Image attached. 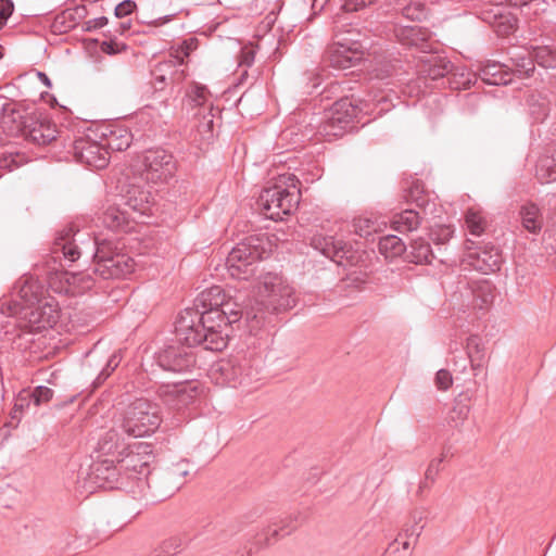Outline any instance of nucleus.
Masks as SVG:
<instances>
[{
  "label": "nucleus",
  "mask_w": 556,
  "mask_h": 556,
  "mask_svg": "<svg viewBox=\"0 0 556 556\" xmlns=\"http://www.w3.org/2000/svg\"><path fill=\"white\" fill-rule=\"evenodd\" d=\"M197 317L193 311L181 312L175 321L176 338L188 348L202 345L212 352H220L227 346L228 326L240 321L243 317L251 329L263 325V316H258L253 307L243 312L237 303L226 299L218 309H213L208 315L200 318L202 320L200 330H192L193 320Z\"/></svg>",
  "instance_id": "nucleus-1"
},
{
  "label": "nucleus",
  "mask_w": 556,
  "mask_h": 556,
  "mask_svg": "<svg viewBox=\"0 0 556 556\" xmlns=\"http://www.w3.org/2000/svg\"><path fill=\"white\" fill-rule=\"evenodd\" d=\"M83 255L93 258V271L103 279L124 278L135 268L129 255L113 251L111 243L98 242L87 232L68 227L58 233L51 248V258L55 263L60 266L63 262L72 264Z\"/></svg>",
  "instance_id": "nucleus-2"
},
{
  "label": "nucleus",
  "mask_w": 556,
  "mask_h": 556,
  "mask_svg": "<svg viewBox=\"0 0 556 556\" xmlns=\"http://www.w3.org/2000/svg\"><path fill=\"white\" fill-rule=\"evenodd\" d=\"M298 185L299 179L294 175H280L257 199V205L263 214L269 219L279 220L294 212L301 198Z\"/></svg>",
  "instance_id": "nucleus-3"
},
{
  "label": "nucleus",
  "mask_w": 556,
  "mask_h": 556,
  "mask_svg": "<svg viewBox=\"0 0 556 556\" xmlns=\"http://www.w3.org/2000/svg\"><path fill=\"white\" fill-rule=\"evenodd\" d=\"M211 378L219 386L244 388L260 379V369L254 359L238 354L217 362L211 369Z\"/></svg>",
  "instance_id": "nucleus-4"
},
{
  "label": "nucleus",
  "mask_w": 556,
  "mask_h": 556,
  "mask_svg": "<svg viewBox=\"0 0 556 556\" xmlns=\"http://www.w3.org/2000/svg\"><path fill=\"white\" fill-rule=\"evenodd\" d=\"M161 422L162 415L159 404L140 397L127 406L121 427L126 434L141 438L153 433Z\"/></svg>",
  "instance_id": "nucleus-5"
},
{
  "label": "nucleus",
  "mask_w": 556,
  "mask_h": 556,
  "mask_svg": "<svg viewBox=\"0 0 556 556\" xmlns=\"http://www.w3.org/2000/svg\"><path fill=\"white\" fill-rule=\"evenodd\" d=\"M265 238L249 236L228 253L226 268L237 279H248L254 273V264L266 257Z\"/></svg>",
  "instance_id": "nucleus-6"
},
{
  "label": "nucleus",
  "mask_w": 556,
  "mask_h": 556,
  "mask_svg": "<svg viewBox=\"0 0 556 556\" xmlns=\"http://www.w3.org/2000/svg\"><path fill=\"white\" fill-rule=\"evenodd\" d=\"M359 34L349 29L336 35L334 42L327 49L326 61L334 70H348L356 66L363 59L368 46L359 39Z\"/></svg>",
  "instance_id": "nucleus-7"
},
{
  "label": "nucleus",
  "mask_w": 556,
  "mask_h": 556,
  "mask_svg": "<svg viewBox=\"0 0 556 556\" xmlns=\"http://www.w3.org/2000/svg\"><path fill=\"white\" fill-rule=\"evenodd\" d=\"M295 303L293 288L281 277L269 275L264 279L260 300H257L258 307L255 311L258 316H264V312L279 313L292 308Z\"/></svg>",
  "instance_id": "nucleus-8"
},
{
  "label": "nucleus",
  "mask_w": 556,
  "mask_h": 556,
  "mask_svg": "<svg viewBox=\"0 0 556 556\" xmlns=\"http://www.w3.org/2000/svg\"><path fill=\"white\" fill-rule=\"evenodd\" d=\"M311 245L314 250L343 267L355 266L363 257L358 249L331 235L315 233L311 238Z\"/></svg>",
  "instance_id": "nucleus-9"
},
{
  "label": "nucleus",
  "mask_w": 556,
  "mask_h": 556,
  "mask_svg": "<svg viewBox=\"0 0 556 556\" xmlns=\"http://www.w3.org/2000/svg\"><path fill=\"white\" fill-rule=\"evenodd\" d=\"M141 177L153 184L168 181L176 172L174 156L164 149H149L140 156Z\"/></svg>",
  "instance_id": "nucleus-10"
},
{
  "label": "nucleus",
  "mask_w": 556,
  "mask_h": 556,
  "mask_svg": "<svg viewBox=\"0 0 556 556\" xmlns=\"http://www.w3.org/2000/svg\"><path fill=\"white\" fill-rule=\"evenodd\" d=\"M115 197L119 205H124L131 215L136 216L135 223H146L141 218L152 214L154 205L152 192L142 186L129 184Z\"/></svg>",
  "instance_id": "nucleus-11"
},
{
  "label": "nucleus",
  "mask_w": 556,
  "mask_h": 556,
  "mask_svg": "<svg viewBox=\"0 0 556 556\" xmlns=\"http://www.w3.org/2000/svg\"><path fill=\"white\" fill-rule=\"evenodd\" d=\"M42 294L41 286L31 278H21L13 288L15 299L8 304L7 311L3 305L1 312L8 315H16L25 308H34L40 303Z\"/></svg>",
  "instance_id": "nucleus-12"
},
{
  "label": "nucleus",
  "mask_w": 556,
  "mask_h": 556,
  "mask_svg": "<svg viewBox=\"0 0 556 556\" xmlns=\"http://www.w3.org/2000/svg\"><path fill=\"white\" fill-rule=\"evenodd\" d=\"M73 154L77 162L96 169L109 164L110 153L105 143L80 137L73 142Z\"/></svg>",
  "instance_id": "nucleus-13"
},
{
  "label": "nucleus",
  "mask_w": 556,
  "mask_h": 556,
  "mask_svg": "<svg viewBox=\"0 0 556 556\" xmlns=\"http://www.w3.org/2000/svg\"><path fill=\"white\" fill-rule=\"evenodd\" d=\"M356 116L357 106L349 98H342L332 104L321 126L323 131L328 136H342Z\"/></svg>",
  "instance_id": "nucleus-14"
},
{
  "label": "nucleus",
  "mask_w": 556,
  "mask_h": 556,
  "mask_svg": "<svg viewBox=\"0 0 556 556\" xmlns=\"http://www.w3.org/2000/svg\"><path fill=\"white\" fill-rule=\"evenodd\" d=\"M157 395L168 408L181 410L194 403L199 390L197 386L186 383L162 384L157 389Z\"/></svg>",
  "instance_id": "nucleus-15"
},
{
  "label": "nucleus",
  "mask_w": 556,
  "mask_h": 556,
  "mask_svg": "<svg viewBox=\"0 0 556 556\" xmlns=\"http://www.w3.org/2000/svg\"><path fill=\"white\" fill-rule=\"evenodd\" d=\"M157 365L173 372H186L195 365L194 355L179 345H168L155 356Z\"/></svg>",
  "instance_id": "nucleus-16"
},
{
  "label": "nucleus",
  "mask_w": 556,
  "mask_h": 556,
  "mask_svg": "<svg viewBox=\"0 0 556 556\" xmlns=\"http://www.w3.org/2000/svg\"><path fill=\"white\" fill-rule=\"evenodd\" d=\"M226 295L224 290L219 286H213L208 289L203 290L194 300L193 307H187L182 312L193 311L197 313L198 317L192 326V330H200V325L202 324L201 319L204 315H208L213 309H218L223 302L225 301Z\"/></svg>",
  "instance_id": "nucleus-17"
},
{
  "label": "nucleus",
  "mask_w": 556,
  "mask_h": 556,
  "mask_svg": "<svg viewBox=\"0 0 556 556\" xmlns=\"http://www.w3.org/2000/svg\"><path fill=\"white\" fill-rule=\"evenodd\" d=\"M26 139L37 146H46L56 139L58 129L47 116L29 117L23 128Z\"/></svg>",
  "instance_id": "nucleus-18"
},
{
  "label": "nucleus",
  "mask_w": 556,
  "mask_h": 556,
  "mask_svg": "<svg viewBox=\"0 0 556 556\" xmlns=\"http://www.w3.org/2000/svg\"><path fill=\"white\" fill-rule=\"evenodd\" d=\"M99 218L106 228L123 231L130 230V223L136 220V216L131 215L124 205L118 204L116 197L112 203L106 204Z\"/></svg>",
  "instance_id": "nucleus-19"
},
{
  "label": "nucleus",
  "mask_w": 556,
  "mask_h": 556,
  "mask_svg": "<svg viewBox=\"0 0 556 556\" xmlns=\"http://www.w3.org/2000/svg\"><path fill=\"white\" fill-rule=\"evenodd\" d=\"M394 36L403 46L416 48L422 52L431 49L429 30L417 25L395 26Z\"/></svg>",
  "instance_id": "nucleus-20"
},
{
  "label": "nucleus",
  "mask_w": 556,
  "mask_h": 556,
  "mask_svg": "<svg viewBox=\"0 0 556 556\" xmlns=\"http://www.w3.org/2000/svg\"><path fill=\"white\" fill-rule=\"evenodd\" d=\"M503 1L496 0L493 8L482 12V20L489 23L500 36H507L517 27V18L506 13Z\"/></svg>",
  "instance_id": "nucleus-21"
},
{
  "label": "nucleus",
  "mask_w": 556,
  "mask_h": 556,
  "mask_svg": "<svg viewBox=\"0 0 556 556\" xmlns=\"http://www.w3.org/2000/svg\"><path fill=\"white\" fill-rule=\"evenodd\" d=\"M454 65L444 56L430 54L424 58L418 67L419 79L437 80L452 73Z\"/></svg>",
  "instance_id": "nucleus-22"
},
{
  "label": "nucleus",
  "mask_w": 556,
  "mask_h": 556,
  "mask_svg": "<svg viewBox=\"0 0 556 556\" xmlns=\"http://www.w3.org/2000/svg\"><path fill=\"white\" fill-rule=\"evenodd\" d=\"M471 300L469 305L472 309L486 311L493 304L495 293L494 286L486 279L472 280L469 283Z\"/></svg>",
  "instance_id": "nucleus-23"
},
{
  "label": "nucleus",
  "mask_w": 556,
  "mask_h": 556,
  "mask_svg": "<svg viewBox=\"0 0 556 556\" xmlns=\"http://www.w3.org/2000/svg\"><path fill=\"white\" fill-rule=\"evenodd\" d=\"M60 292L70 295H79L89 291L93 285L94 279L88 273H64L60 279Z\"/></svg>",
  "instance_id": "nucleus-24"
},
{
  "label": "nucleus",
  "mask_w": 556,
  "mask_h": 556,
  "mask_svg": "<svg viewBox=\"0 0 556 556\" xmlns=\"http://www.w3.org/2000/svg\"><path fill=\"white\" fill-rule=\"evenodd\" d=\"M470 257L472 258V266L483 274L498 270L502 263V254L494 247L476 252Z\"/></svg>",
  "instance_id": "nucleus-25"
},
{
  "label": "nucleus",
  "mask_w": 556,
  "mask_h": 556,
  "mask_svg": "<svg viewBox=\"0 0 556 556\" xmlns=\"http://www.w3.org/2000/svg\"><path fill=\"white\" fill-rule=\"evenodd\" d=\"M545 41H551L549 39H542L541 42L535 40V42L531 43L527 49V53L532 56L535 63L544 68H555L556 67V49L549 45L545 43Z\"/></svg>",
  "instance_id": "nucleus-26"
},
{
  "label": "nucleus",
  "mask_w": 556,
  "mask_h": 556,
  "mask_svg": "<svg viewBox=\"0 0 556 556\" xmlns=\"http://www.w3.org/2000/svg\"><path fill=\"white\" fill-rule=\"evenodd\" d=\"M123 468V462H118V465H115L114 459L105 458L93 464L91 467V472L94 475L96 479L98 480L97 482L101 486L102 482L111 483L117 481V476Z\"/></svg>",
  "instance_id": "nucleus-27"
},
{
  "label": "nucleus",
  "mask_w": 556,
  "mask_h": 556,
  "mask_svg": "<svg viewBox=\"0 0 556 556\" xmlns=\"http://www.w3.org/2000/svg\"><path fill=\"white\" fill-rule=\"evenodd\" d=\"M405 258L407 262L415 264H429L433 258V252L430 243L418 238L410 242L409 247H406Z\"/></svg>",
  "instance_id": "nucleus-28"
},
{
  "label": "nucleus",
  "mask_w": 556,
  "mask_h": 556,
  "mask_svg": "<svg viewBox=\"0 0 556 556\" xmlns=\"http://www.w3.org/2000/svg\"><path fill=\"white\" fill-rule=\"evenodd\" d=\"M31 308V321L38 324L37 328L52 327L59 319V311L52 303L41 302Z\"/></svg>",
  "instance_id": "nucleus-29"
},
{
  "label": "nucleus",
  "mask_w": 556,
  "mask_h": 556,
  "mask_svg": "<svg viewBox=\"0 0 556 556\" xmlns=\"http://www.w3.org/2000/svg\"><path fill=\"white\" fill-rule=\"evenodd\" d=\"M519 215L525 229L531 233H539L543 227V217L535 203L528 202L520 207Z\"/></svg>",
  "instance_id": "nucleus-30"
},
{
  "label": "nucleus",
  "mask_w": 556,
  "mask_h": 556,
  "mask_svg": "<svg viewBox=\"0 0 556 556\" xmlns=\"http://www.w3.org/2000/svg\"><path fill=\"white\" fill-rule=\"evenodd\" d=\"M529 113L535 122H543L551 112V100L540 92L531 93L527 99Z\"/></svg>",
  "instance_id": "nucleus-31"
},
{
  "label": "nucleus",
  "mask_w": 556,
  "mask_h": 556,
  "mask_svg": "<svg viewBox=\"0 0 556 556\" xmlns=\"http://www.w3.org/2000/svg\"><path fill=\"white\" fill-rule=\"evenodd\" d=\"M535 177L541 184L556 181V154H543L538 159Z\"/></svg>",
  "instance_id": "nucleus-32"
},
{
  "label": "nucleus",
  "mask_w": 556,
  "mask_h": 556,
  "mask_svg": "<svg viewBox=\"0 0 556 556\" xmlns=\"http://www.w3.org/2000/svg\"><path fill=\"white\" fill-rule=\"evenodd\" d=\"M167 101L161 100L156 103H150L141 108L137 112L136 117L140 123H144L147 125L155 124L164 116V113L167 111Z\"/></svg>",
  "instance_id": "nucleus-33"
},
{
  "label": "nucleus",
  "mask_w": 556,
  "mask_h": 556,
  "mask_svg": "<svg viewBox=\"0 0 556 556\" xmlns=\"http://www.w3.org/2000/svg\"><path fill=\"white\" fill-rule=\"evenodd\" d=\"M379 252L386 258H394L406 252V244L394 235L383 236L378 242Z\"/></svg>",
  "instance_id": "nucleus-34"
},
{
  "label": "nucleus",
  "mask_w": 556,
  "mask_h": 556,
  "mask_svg": "<svg viewBox=\"0 0 556 556\" xmlns=\"http://www.w3.org/2000/svg\"><path fill=\"white\" fill-rule=\"evenodd\" d=\"M420 224V217L415 210H404L395 214L392 219V226L396 231L405 232L417 229Z\"/></svg>",
  "instance_id": "nucleus-35"
},
{
  "label": "nucleus",
  "mask_w": 556,
  "mask_h": 556,
  "mask_svg": "<svg viewBox=\"0 0 556 556\" xmlns=\"http://www.w3.org/2000/svg\"><path fill=\"white\" fill-rule=\"evenodd\" d=\"M281 523V526H278L276 522L269 525L263 530L262 534H257L255 544H270L271 539L276 540L280 532L282 533L281 535H286L290 534L295 529V526H291V520L289 519L282 520Z\"/></svg>",
  "instance_id": "nucleus-36"
},
{
  "label": "nucleus",
  "mask_w": 556,
  "mask_h": 556,
  "mask_svg": "<svg viewBox=\"0 0 556 556\" xmlns=\"http://www.w3.org/2000/svg\"><path fill=\"white\" fill-rule=\"evenodd\" d=\"M465 223L469 233L472 236H481L488 226V220L480 208L470 207L466 212Z\"/></svg>",
  "instance_id": "nucleus-37"
},
{
  "label": "nucleus",
  "mask_w": 556,
  "mask_h": 556,
  "mask_svg": "<svg viewBox=\"0 0 556 556\" xmlns=\"http://www.w3.org/2000/svg\"><path fill=\"white\" fill-rule=\"evenodd\" d=\"M124 447L118 432L115 429L106 431L98 441L97 451L101 455H114L119 448Z\"/></svg>",
  "instance_id": "nucleus-38"
},
{
  "label": "nucleus",
  "mask_w": 556,
  "mask_h": 556,
  "mask_svg": "<svg viewBox=\"0 0 556 556\" xmlns=\"http://www.w3.org/2000/svg\"><path fill=\"white\" fill-rule=\"evenodd\" d=\"M466 355L470 359V365L473 371L481 367V361L483 358L481 349V339L478 336H470L466 342Z\"/></svg>",
  "instance_id": "nucleus-39"
},
{
  "label": "nucleus",
  "mask_w": 556,
  "mask_h": 556,
  "mask_svg": "<svg viewBox=\"0 0 556 556\" xmlns=\"http://www.w3.org/2000/svg\"><path fill=\"white\" fill-rule=\"evenodd\" d=\"M379 228V224L376 218L368 216H359L353 220V230L356 235L363 238H367L375 233Z\"/></svg>",
  "instance_id": "nucleus-40"
},
{
  "label": "nucleus",
  "mask_w": 556,
  "mask_h": 556,
  "mask_svg": "<svg viewBox=\"0 0 556 556\" xmlns=\"http://www.w3.org/2000/svg\"><path fill=\"white\" fill-rule=\"evenodd\" d=\"M130 134L126 129L111 131L106 139L105 146L109 150L123 151L130 146Z\"/></svg>",
  "instance_id": "nucleus-41"
},
{
  "label": "nucleus",
  "mask_w": 556,
  "mask_h": 556,
  "mask_svg": "<svg viewBox=\"0 0 556 556\" xmlns=\"http://www.w3.org/2000/svg\"><path fill=\"white\" fill-rule=\"evenodd\" d=\"M470 412L468 404L456 402L447 416V422L451 427L458 428L467 419Z\"/></svg>",
  "instance_id": "nucleus-42"
},
{
  "label": "nucleus",
  "mask_w": 556,
  "mask_h": 556,
  "mask_svg": "<svg viewBox=\"0 0 556 556\" xmlns=\"http://www.w3.org/2000/svg\"><path fill=\"white\" fill-rule=\"evenodd\" d=\"M480 77L489 85H505L507 79L500 73V66L496 64H488L480 70Z\"/></svg>",
  "instance_id": "nucleus-43"
},
{
  "label": "nucleus",
  "mask_w": 556,
  "mask_h": 556,
  "mask_svg": "<svg viewBox=\"0 0 556 556\" xmlns=\"http://www.w3.org/2000/svg\"><path fill=\"white\" fill-rule=\"evenodd\" d=\"M184 545L181 538L175 536L163 542V544L153 552L152 556H172L180 551Z\"/></svg>",
  "instance_id": "nucleus-44"
},
{
  "label": "nucleus",
  "mask_w": 556,
  "mask_h": 556,
  "mask_svg": "<svg viewBox=\"0 0 556 556\" xmlns=\"http://www.w3.org/2000/svg\"><path fill=\"white\" fill-rule=\"evenodd\" d=\"M198 48V39L190 37L185 39L172 53L179 64H182L185 59L190 55L192 51Z\"/></svg>",
  "instance_id": "nucleus-45"
},
{
  "label": "nucleus",
  "mask_w": 556,
  "mask_h": 556,
  "mask_svg": "<svg viewBox=\"0 0 556 556\" xmlns=\"http://www.w3.org/2000/svg\"><path fill=\"white\" fill-rule=\"evenodd\" d=\"M402 14L409 21H421L426 17L427 11L424 3L420 1H412L403 8Z\"/></svg>",
  "instance_id": "nucleus-46"
},
{
  "label": "nucleus",
  "mask_w": 556,
  "mask_h": 556,
  "mask_svg": "<svg viewBox=\"0 0 556 556\" xmlns=\"http://www.w3.org/2000/svg\"><path fill=\"white\" fill-rule=\"evenodd\" d=\"M119 362H121L119 354L114 353L106 362L105 367L97 376V378L93 382L94 386L98 387V386L102 384L110 377V375L115 370V368L118 366Z\"/></svg>",
  "instance_id": "nucleus-47"
},
{
  "label": "nucleus",
  "mask_w": 556,
  "mask_h": 556,
  "mask_svg": "<svg viewBox=\"0 0 556 556\" xmlns=\"http://www.w3.org/2000/svg\"><path fill=\"white\" fill-rule=\"evenodd\" d=\"M29 397L34 402L35 406H39L48 403L53 397V390L46 386H39L34 389Z\"/></svg>",
  "instance_id": "nucleus-48"
},
{
  "label": "nucleus",
  "mask_w": 556,
  "mask_h": 556,
  "mask_svg": "<svg viewBox=\"0 0 556 556\" xmlns=\"http://www.w3.org/2000/svg\"><path fill=\"white\" fill-rule=\"evenodd\" d=\"M443 463V458H433L427 469H426V472H425V481L422 482V485L424 488H427L428 486V482L432 483L434 482L437 476L439 475V472L441 471V464Z\"/></svg>",
  "instance_id": "nucleus-49"
},
{
  "label": "nucleus",
  "mask_w": 556,
  "mask_h": 556,
  "mask_svg": "<svg viewBox=\"0 0 556 556\" xmlns=\"http://www.w3.org/2000/svg\"><path fill=\"white\" fill-rule=\"evenodd\" d=\"M208 90L204 86H192L188 91V98L193 105H204L207 101Z\"/></svg>",
  "instance_id": "nucleus-50"
},
{
  "label": "nucleus",
  "mask_w": 556,
  "mask_h": 556,
  "mask_svg": "<svg viewBox=\"0 0 556 556\" xmlns=\"http://www.w3.org/2000/svg\"><path fill=\"white\" fill-rule=\"evenodd\" d=\"M534 60L530 54L527 58H519L517 61V72L525 76H530L534 72Z\"/></svg>",
  "instance_id": "nucleus-51"
},
{
  "label": "nucleus",
  "mask_w": 556,
  "mask_h": 556,
  "mask_svg": "<svg viewBox=\"0 0 556 556\" xmlns=\"http://www.w3.org/2000/svg\"><path fill=\"white\" fill-rule=\"evenodd\" d=\"M452 383H453V378L448 370H446V369L438 370V372L435 375V386L438 387V389L445 391L452 386Z\"/></svg>",
  "instance_id": "nucleus-52"
},
{
  "label": "nucleus",
  "mask_w": 556,
  "mask_h": 556,
  "mask_svg": "<svg viewBox=\"0 0 556 556\" xmlns=\"http://www.w3.org/2000/svg\"><path fill=\"white\" fill-rule=\"evenodd\" d=\"M255 60V51L252 47H244L241 49L239 56V66L240 67H250Z\"/></svg>",
  "instance_id": "nucleus-53"
},
{
  "label": "nucleus",
  "mask_w": 556,
  "mask_h": 556,
  "mask_svg": "<svg viewBox=\"0 0 556 556\" xmlns=\"http://www.w3.org/2000/svg\"><path fill=\"white\" fill-rule=\"evenodd\" d=\"M136 8V3L131 0H124L118 3L114 10L116 17L122 18L129 15Z\"/></svg>",
  "instance_id": "nucleus-54"
},
{
  "label": "nucleus",
  "mask_w": 556,
  "mask_h": 556,
  "mask_svg": "<svg viewBox=\"0 0 556 556\" xmlns=\"http://www.w3.org/2000/svg\"><path fill=\"white\" fill-rule=\"evenodd\" d=\"M414 520H415V523L410 527H407L403 530V532L401 534H403V536H405L406 539H412V538H418L424 526L422 525H419V522L422 520V516L419 515L418 516V520H417V517L414 516Z\"/></svg>",
  "instance_id": "nucleus-55"
},
{
  "label": "nucleus",
  "mask_w": 556,
  "mask_h": 556,
  "mask_svg": "<svg viewBox=\"0 0 556 556\" xmlns=\"http://www.w3.org/2000/svg\"><path fill=\"white\" fill-rule=\"evenodd\" d=\"M377 0H345L343 9L346 12H356L375 3Z\"/></svg>",
  "instance_id": "nucleus-56"
},
{
  "label": "nucleus",
  "mask_w": 556,
  "mask_h": 556,
  "mask_svg": "<svg viewBox=\"0 0 556 556\" xmlns=\"http://www.w3.org/2000/svg\"><path fill=\"white\" fill-rule=\"evenodd\" d=\"M108 23H109V21L105 16L91 18L84 23L83 29L85 31H93L96 29H100V28L104 27Z\"/></svg>",
  "instance_id": "nucleus-57"
},
{
  "label": "nucleus",
  "mask_w": 556,
  "mask_h": 556,
  "mask_svg": "<svg viewBox=\"0 0 556 556\" xmlns=\"http://www.w3.org/2000/svg\"><path fill=\"white\" fill-rule=\"evenodd\" d=\"M101 50L106 54L113 55L126 50V45H118L113 40L103 41L101 43Z\"/></svg>",
  "instance_id": "nucleus-58"
},
{
  "label": "nucleus",
  "mask_w": 556,
  "mask_h": 556,
  "mask_svg": "<svg viewBox=\"0 0 556 556\" xmlns=\"http://www.w3.org/2000/svg\"><path fill=\"white\" fill-rule=\"evenodd\" d=\"M18 154L13 155H4L0 159V168L12 170L14 167L18 166L17 162Z\"/></svg>",
  "instance_id": "nucleus-59"
},
{
  "label": "nucleus",
  "mask_w": 556,
  "mask_h": 556,
  "mask_svg": "<svg viewBox=\"0 0 556 556\" xmlns=\"http://www.w3.org/2000/svg\"><path fill=\"white\" fill-rule=\"evenodd\" d=\"M14 10L13 2L11 0H0V18L8 21Z\"/></svg>",
  "instance_id": "nucleus-60"
},
{
  "label": "nucleus",
  "mask_w": 556,
  "mask_h": 556,
  "mask_svg": "<svg viewBox=\"0 0 556 556\" xmlns=\"http://www.w3.org/2000/svg\"><path fill=\"white\" fill-rule=\"evenodd\" d=\"M180 488L179 483H173L170 486L162 491L159 495H156L157 501H163L165 498L170 497L175 494V492Z\"/></svg>",
  "instance_id": "nucleus-61"
},
{
  "label": "nucleus",
  "mask_w": 556,
  "mask_h": 556,
  "mask_svg": "<svg viewBox=\"0 0 556 556\" xmlns=\"http://www.w3.org/2000/svg\"><path fill=\"white\" fill-rule=\"evenodd\" d=\"M452 233L453 230L450 227L444 226L440 229V235L434 240L438 241L437 243L443 244L452 237Z\"/></svg>",
  "instance_id": "nucleus-62"
},
{
  "label": "nucleus",
  "mask_w": 556,
  "mask_h": 556,
  "mask_svg": "<svg viewBox=\"0 0 556 556\" xmlns=\"http://www.w3.org/2000/svg\"><path fill=\"white\" fill-rule=\"evenodd\" d=\"M468 364H470V359L468 358V355L460 357L459 359H456L454 362L455 370H458L459 372H464V371H466Z\"/></svg>",
  "instance_id": "nucleus-63"
},
{
  "label": "nucleus",
  "mask_w": 556,
  "mask_h": 556,
  "mask_svg": "<svg viewBox=\"0 0 556 556\" xmlns=\"http://www.w3.org/2000/svg\"><path fill=\"white\" fill-rule=\"evenodd\" d=\"M166 84V78L164 75H155L154 77V83H153V87L156 89V90H161L164 88Z\"/></svg>",
  "instance_id": "nucleus-64"
}]
</instances>
